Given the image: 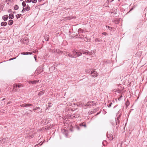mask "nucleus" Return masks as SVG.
<instances>
[{
    "instance_id": "nucleus-28",
    "label": "nucleus",
    "mask_w": 147,
    "mask_h": 147,
    "mask_svg": "<svg viewBox=\"0 0 147 147\" xmlns=\"http://www.w3.org/2000/svg\"><path fill=\"white\" fill-rule=\"evenodd\" d=\"M106 27L109 29V30H111V29H112V28H111L109 27V26H106Z\"/></svg>"
},
{
    "instance_id": "nucleus-44",
    "label": "nucleus",
    "mask_w": 147,
    "mask_h": 147,
    "mask_svg": "<svg viewBox=\"0 0 147 147\" xmlns=\"http://www.w3.org/2000/svg\"><path fill=\"white\" fill-rule=\"evenodd\" d=\"M36 109H37L36 108H35V109H34L33 110L34 111H35V110H36Z\"/></svg>"
},
{
    "instance_id": "nucleus-40",
    "label": "nucleus",
    "mask_w": 147,
    "mask_h": 147,
    "mask_svg": "<svg viewBox=\"0 0 147 147\" xmlns=\"http://www.w3.org/2000/svg\"><path fill=\"white\" fill-rule=\"evenodd\" d=\"M77 128L78 130H79L80 129L79 127H77Z\"/></svg>"
},
{
    "instance_id": "nucleus-41",
    "label": "nucleus",
    "mask_w": 147,
    "mask_h": 147,
    "mask_svg": "<svg viewBox=\"0 0 147 147\" xmlns=\"http://www.w3.org/2000/svg\"><path fill=\"white\" fill-rule=\"evenodd\" d=\"M36 108H37V109H40V107H36Z\"/></svg>"
},
{
    "instance_id": "nucleus-22",
    "label": "nucleus",
    "mask_w": 147,
    "mask_h": 147,
    "mask_svg": "<svg viewBox=\"0 0 147 147\" xmlns=\"http://www.w3.org/2000/svg\"><path fill=\"white\" fill-rule=\"evenodd\" d=\"M50 51L53 53H57V50H56L55 51H53V50H51V49H50ZM58 51H59V50H58V51L57 52H58Z\"/></svg>"
},
{
    "instance_id": "nucleus-26",
    "label": "nucleus",
    "mask_w": 147,
    "mask_h": 147,
    "mask_svg": "<svg viewBox=\"0 0 147 147\" xmlns=\"http://www.w3.org/2000/svg\"><path fill=\"white\" fill-rule=\"evenodd\" d=\"M32 2L33 3H36L37 2V0H32Z\"/></svg>"
},
{
    "instance_id": "nucleus-9",
    "label": "nucleus",
    "mask_w": 147,
    "mask_h": 147,
    "mask_svg": "<svg viewBox=\"0 0 147 147\" xmlns=\"http://www.w3.org/2000/svg\"><path fill=\"white\" fill-rule=\"evenodd\" d=\"M38 81H37L36 80H34L32 81H29V83L30 84H36L37 82H38Z\"/></svg>"
},
{
    "instance_id": "nucleus-39",
    "label": "nucleus",
    "mask_w": 147,
    "mask_h": 147,
    "mask_svg": "<svg viewBox=\"0 0 147 147\" xmlns=\"http://www.w3.org/2000/svg\"><path fill=\"white\" fill-rule=\"evenodd\" d=\"M51 106V103H50L49 104V105L48 107H50Z\"/></svg>"
},
{
    "instance_id": "nucleus-16",
    "label": "nucleus",
    "mask_w": 147,
    "mask_h": 147,
    "mask_svg": "<svg viewBox=\"0 0 147 147\" xmlns=\"http://www.w3.org/2000/svg\"><path fill=\"white\" fill-rule=\"evenodd\" d=\"M108 138H109L110 140H112L113 139V136L112 135H109V136H108Z\"/></svg>"
},
{
    "instance_id": "nucleus-10",
    "label": "nucleus",
    "mask_w": 147,
    "mask_h": 147,
    "mask_svg": "<svg viewBox=\"0 0 147 147\" xmlns=\"http://www.w3.org/2000/svg\"><path fill=\"white\" fill-rule=\"evenodd\" d=\"M39 69V68L37 70H36L35 73H36V74H38L40 73L41 71H43V70H42L40 71V70Z\"/></svg>"
},
{
    "instance_id": "nucleus-36",
    "label": "nucleus",
    "mask_w": 147,
    "mask_h": 147,
    "mask_svg": "<svg viewBox=\"0 0 147 147\" xmlns=\"http://www.w3.org/2000/svg\"><path fill=\"white\" fill-rule=\"evenodd\" d=\"M24 9H25V8L24 7H23V9L22 10V11H21V12H23L24 11H25Z\"/></svg>"
},
{
    "instance_id": "nucleus-15",
    "label": "nucleus",
    "mask_w": 147,
    "mask_h": 147,
    "mask_svg": "<svg viewBox=\"0 0 147 147\" xmlns=\"http://www.w3.org/2000/svg\"><path fill=\"white\" fill-rule=\"evenodd\" d=\"M44 93V91H42L40 92L39 93H38V95L39 96H41Z\"/></svg>"
},
{
    "instance_id": "nucleus-14",
    "label": "nucleus",
    "mask_w": 147,
    "mask_h": 147,
    "mask_svg": "<svg viewBox=\"0 0 147 147\" xmlns=\"http://www.w3.org/2000/svg\"><path fill=\"white\" fill-rule=\"evenodd\" d=\"M14 18V16L12 14H10L9 15V19H12Z\"/></svg>"
},
{
    "instance_id": "nucleus-37",
    "label": "nucleus",
    "mask_w": 147,
    "mask_h": 147,
    "mask_svg": "<svg viewBox=\"0 0 147 147\" xmlns=\"http://www.w3.org/2000/svg\"><path fill=\"white\" fill-rule=\"evenodd\" d=\"M16 58V57H15V58H12L11 59H10V60H13V59H15Z\"/></svg>"
},
{
    "instance_id": "nucleus-46",
    "label": "nucleus",
    "mask_w": 147,
    "mask_h": 147,
    "mask_svg": "<svg viewBox=\"0 0 147 147\" xmlns=\"http://www.w3.org/2000/svg\"><path fill=\"white\" fill-rule=\"evenodd\" d=\"M42 0H38V1H41Z\"/></svg>"
},
{
    "instance_id": "nucleus-5",
    "label": "nucleus",
    "mask_w": 147,
    "mask_h": 147,
    "mask_svg": "<svg viewBox=\"0 0 147 147\" xmlns=\"http://www.w3.org/2000/svg\"><path fill=\"white\" fill-rule=\"evenodd\" d=\"M9 140V139L8 138L2 139V141L3 142V144L8 142Z\"/></svg>"
},
{
    "instance_id": "nucleus-13",
    "label": "nucleus",
    "mask_w": 147,
    "mask_h": 147,
    "mask_svg": "<svg viewBox=\"0 0 147 147\" xmlns=\"http://www.w3.org/2000/svg\"><path fill=\"white\" fill-rule=\"evenodd\" d=\"M30 9V7L28 5H27V6L25 8V10L27 11H28Z\"/></svg>"
},
{
    "instance_id": "nucleus-47",
    "label": "nucleus",
    "mask_w": 147,
    "mask_h": 147,
    "mask_svg": "<svg viewBox=\"0 0 147 147\" xmlns=\"http://www.w3.org/2000/svg\"><path fill=\"white\" fill-rule=\"evenodd\" d=\"M20 1H23V0H20Z\"/></svg>"
},
{
    "instance_id": "nucleus-25",
    "label": "nucleus",
    "mask_w": 147,
    "mask_h": 147,
    "mask_svg": "<svg viewBox=\"0 0 147 147\" xmlns=\"http://www.w3.org/2000/svg\"><path fill=\"white\" fill-rule=\"evenodd\" d=\"M83 32V30L81 29V28H80V29H79L78 30V32Z\"/></svg>"
},
{
    "instance_id": "nucleus-30",
    "label": "nucleus",
    "mask_w": 147,
    "mask_h": 147,
    "mask_svg": "<svg viewBox=\"0 0 147 147\" xmlns=\"http://www.w3.org/2000/svg\"><path fill=\"white\" fill-rule=\"evenodd\" d=\"M20 106L21 107H25V103L23 104L22 105H20Z\"/></svg>"
},
{
    "instance_id": "nucleus-43",
    "label": "nucleus",
    "mask_w": 147,
    "mask_h": 147,
    "mask_svg": "<svg viewBox=\"0 0 147 147\" xmlns=\"http://www.w3.org/2000/svg\"><path fill=\"white\" fill-rule=\"evenodd\" d=\"M5 99V98H3L2 100H4Z\"/></svg>"
},
{
    "instance_id": "nucleus-7",
    "label": "nucleus",
    "mask_w": 147,
    "mask_h": 147,
    "mask_svg": "<svg viewBox=\"0 0 147 147\" xmlns=\"http://www.w3.org/2000/svg\"><path fill=\"white\" fill-rule=\"evenodd\" d=\"M117 120H116V125H117V124L119 123V118L120 115L119 114L118 115V114L117 115Z\"/></svg>"
},
{
    "instance_id": "nucleus-8",
    "label": "nucleus",
    "mask_w": 147,
    "mask_h": 147,
    "mask_svg": "<svg viewBox=\"0 0 147 147\" xmlns=\"http://www.w3.org/2000/svg\"><path fill=\"white\" fill-rule=\"evenodd\" d=\"M2 18L4 21H6L7 20L8 18V16L7 15H5L3 16Z\"/></svg>"
},
{
    "instance_id": "nucleus-1",
    "label": "nucleus",
    "mask_w": 147,
    "mask_h": 147,
    "mask_svg": "<svg viewBox=\"0 0 147 147\" xmlns=\"http://www.w3.org/2000/svg\"><path fill=\"white\" fill-rule=\"evenodd\" d=\"M72 52L73 58H76L82 55V53L81 52L79 51H77L76 49H74L72 51Z\"/></svg>"
},
{
    "instance_id": "nucleus-48",
    "label": "nucleus",
    "mask_w": 147,
    "mask_h": 147,
    "mask_svg": "<svg viewBox=\"0 0 147 147\" xmlns=\"http://www.w3.org/2000/svg\"><path fill=\"white\" fill-rule=\"evenodd\" d=\"M85 38L84 39V40H85V38Z\"/></svg>"
},
{
    "instance_id": "nucleus-2",
    "label": "nucleus",
    "mask_w": 147,
    "mask_h": 147,
    "mask_svg": "<svg viewBox=\"0 0 147 147\" xmlns=\"http://www.w3.org/2000/svg\"><path fill=\"white\" fill-rule=\"evenodd\" d=\"M91 71V74L92 75V77H96L98 76V74L97 73V72L96 71L92 69Z\"/></svg>"
},
{
    "instance_id": "nucleus-38",
    "label": "nucleus",
    "mask_w": 147,
    "mask_h": 147,
    "mask_svg": "<svg viewBox=\"0 0 147 147\" xmlns=\"http://www.w3.org/2000/svg\"><path fill=\"white\" fill-rule=\"evenodd\" d=\"M29 136H30V137L31 138H32L33 137V135H31V136L30 135Z\"/></svg>"
},
{
    "instance_id": "nucleus-18",
    "label": "nucleus",
    "mask_w": 147,
    "mask_h": 147,
    "mask_svg": "<svg viewBox=\"0 0 147 147\" xmlns=\"http://www.w3.org/2000/svg\"><path fill=\"white\" fill-rule=\"evenodd\" d=\"M32 105V104H25V107H27Z\"/></svg>"
},
{
    "instance_id": "nucleus-42",
    "label": "nucleus",
    "mask_w": 147,
    "mask_h": 147,
    "mask_svg": "<svg viewBox=\"0 0 147 147\" xmlns=\"http://www.w3.org/2000/svg\"><path fill=\"white\" fill-rule=\"evenodd\" d=\"M86 72H88V73H89V72H90V71H88V70H86Z\"/></svg>"
},
{
    "instance_id": "nucleus-31",
    "label": "nucleus",
    "mask_w": 147,
    "mask_h": 147,
    "mask_svg": "<svg viewBox=\"0 0 147 147\" xmlns=\"http://www.w3.org/2000/svg\"><path fill=\"white\" fill-rule=\"evenodd\" d=\"M122 97V96L120 95L119 97L118 98V99L119 100H121V98Z\"/></svg>"
},
{
    "instance_id": "nucleus-20",
    "label": "nucleus",
    "mask_w": 147,
    "mask_h": 147,
    "mask_svg": "<svg viewBox=\"0 0 147 147\" xmlns=\"http://www.w3.org/2000/svg\"><path fill=\"white\" fill-rule=\"evenodd\" d=\"M23 86V85L22 84H18V87L21 88Z\"/></svg>"
},
{
    "instance_id": "nucleus-6",
    "label": "nucleus",
    "mask_w": 147,
    "mask_h": 147,
    "mask_svg": "<svg viewBox=\"0 0 147 147\" xmlns=\"http://www.w3.org/2000/svg\"><path fill=\"white\" fill-rule=\"evenodd\" d=\"M65 54L66 56H67L69 57L73 58L72 55L70 53L66 52H65Z\"/></svg>"
},
{
    "instance_id": "nucleus-11",
    "label": "nucleus",
    "mask_w": 147,
    "mask_h": 147,
    "mask_svg": "<svg viewBox=\"0 0 147 147\" xmlns=\"http://www.w3.org/2000/svg\"><path fill=\"white\" fill-rule=\"evenodd\" d=\"M32 54V53L31 52H23L21 53V54L25 55H31Z\"/></svg>"
},
{
    "instance_id": "nucleus-34",
    "label": "nucleus",
    "mask_w": 147,
    "mask_h": 147,
    "mask_svg": "<svg viewBox=\"0 0 147 147\" xmlns=\"http://www.w3.org/2000/svg\"><path fill=\"white\" fill-rule=\"evenodd\" d=\"M16 87V88L18 87V84H16L15 86H14V88Z\"/></svg>"
},
{
    "instance_id": "nucleus-29",
    "label": "nucleus",
    "mask_w": 147,
    "mask_h": 147,
    "mask_svg": "<svg viewBox=\"0 0 147 147\" xmlns=\"http://www.w3.org/2000/svg\"><path fill=\"white\" fill-rule=\"evenodd\" d=\"M3 142L2 141V139L0 138V144H3Z\"/></svg>"
},
{
    "instance_id": "nucleus-32",
    "label": "nucleus",
    "mask_w": 147,
    "mask_h": 147,
    "mask_svg": "<svg viewBox=\"0 0 147 147\" xmlns=\"http://www.w3.org/2000/svg\"><path fill=\"white\" fill-rule=\"evenodd\" d=\"M102 34H103V35H106V34H107V33H106V32H103V33H102Z\"/></svg>"
},
{
    "instance_id": "nucleus-35",
    "label": "nucleus",
    "mask_w": 147,
    "mask_h": 147,
    "mask_svg": "<svg viewBox=\"0 0 147 147\" xmlns=\"http://www.w3.org/2000/svg\"><path fill=\"white\" fill-rule=\"evenodd\" d=\"M98 39L97 38H96L95 39V40L96 41H99V40H98Z\"/></svg>"
},
{
    "instance_id": "nucleus-19",
    "label": "nucleus",
    "mask_w": 147,
    "mask_h": 147,
    "mask_svg": "<svg viewBox=\"0 0 147 147\" xmlns=\"http://www.w3.org/2000/svg\"><path fill=\"white\" fill-rule=\"evenodd\" d=\"M19 8L18 6L17 5H16L14 7V9L15 10H17Z\"/></svg>"
},
{
    "instance_id": "nucleus-3",
    "label": "nucleus",
    "mask_w": 147,
    "mask_h": 147,
    "mask_svg": "<svg viewBox=\"0 0 147 147\" xmlns=\"http://www.w3.org/2000/svg\"><path fill=\"white\" fill-rule=\"evenodd\" d=\"M94 105H95L94 103H93V102L92 101H90L88 102L87 104L85 106H92Z\"/></svg>"
},
{
    "instance_id": "nucleus-33",
    "label": "nucleus",
    "mask_w": 147,
    "mask_h": 147,
    "mask_svg": "<svg viewBox=\"0 0 147 147\" xmlns=\"http://www.w3.org/2000/svg\"><path fill=\"white\" fill-rule=\"evenodd\" d=\"M112 103L109 104L108 105V107H111Z\"/></svg>"
},
{
    "instance_id": "nucleus-23",
    "label": "nucleus",
    "mask_w": 147,
    "mask_h": 147,
    "mask_svg": "<svg viewBox=\"0 0 147 147\" xmlns=\"http://www.w3.org/2000/svg\"><path fill=\"white\" fill-rule=\"evenodd\" d=\"M22 5L23 6V7H25L26 6V4L25 3V2L24 1H23L22 3Z\"/></svg>"
},
{
    "instance_id": "nucleus-21",
    "label": "nucleus",
    "mask_w": 147,
    "mask_h": 147,
    "mask_svg": "<svg viewBox=\"0 0 147 147\" xmlns=\"http://www.w3.org/2000/svg\"><path fill=\"white\" fill-rule=\"evenodd\" d=\"M21 16V14H17V15H16V17L18 19V18H20V16Z\"/></svg>"
},
{
    "instance_id": "nucleus-17",
    "label": "nucleus",
    "mask_w": 147,
    "mask_h": 147,
    "mask_svg": "<svg viewBox=\"0 0 147 147\" xmlns=\"http://www.w3.org/2000/svg\"><path fill=\"white\" fill-rule=\"evenodd\" d=\"M13 23V21L12 20H9L8 22V24L9 25H11Z\"/></svg>"
},
{
    "instance_id": "nucleus-12",
    "label": "nucleus",
    "mask_w": 147,
    "mask_h": 147,
    "mask_svg": "<svg viewBox=\"0 0 147 147\" xmlns=\"http://www.w3.org/2000/svg\"><path fill=\"white\" fill-rule=\"evenodd\" d=\"M7 25V22H2L1 23V25L2 26H5Z\"/></svg>"
},
{
    "instance_id": "nucleus-45",
    "label": "nucleus",
    "mask_w": 147,
    "mask_h": 147,
    "mask_svg": "<svg viewBox=\"0 0 147 147\" xmlns=\"http://www.w3.org/2000/svg\"><path fill=\"white\" fill-rule=\"evenodd\" d=\"M113 0H111V2H112L113 1Z\"/></svg>"
},
{
    "instance_id": "nucleus-4",
    "label": "nucleus",
    "mask_w": 147,
    "mask_h": 147,
    "mask_svg": "<svg viewBox=\"0 0 147 147\" xmlns=\"http://www.w3.org/2000/svg\"><path fill=\"white\" fill-rule=\"evenodd\" d=\"M83 54H88L90 55H91V53L89 52L87 50H82L80 51Z\"/></svg>"
},
{
    "instance_id": "nucleus-27",
    "label": "nucleus",
    "mask_w": 147,
    "mask_h": 147,
    "mask_svg": "<svg viewBox=\"0 0 147 147\" xmlns=\"http://www.w3.org/2000/svg\"><path fill=\"white\" fill-rule=\"evenodd\" d=\"M25 1L26 3H30L31 2V0H25Z\"/></svg>"
},
{
    "instance_id": "nucleus-24",
    "label": "nucleus",
    "mask_w": 147,
    "mask_h": 147,
    "mask_svg": "<svg viewBox=\"0 0 147 147\" xmlns=\"http://www.w3.org/2000/svg\"><path fill=\"white\" fill-rule=\"evenodd\" d=\"M80 125L82 126H84L85 127H86V124L84 123H82L81 124H80Z\"/></svg>"
}]
</instances>
